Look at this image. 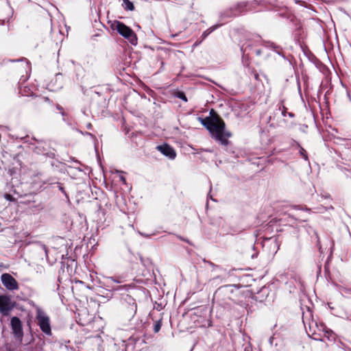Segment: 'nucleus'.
Here are the masks:
<instances>
[{"instance_id": "nucleus-1", "label": "nucleus", "mask_w": 351, "mask_h": 351, "mask_svg": "<svg viewBox=\"0 0 351 351\" xmlns=\"http://www.w3.org/2000/svg\"><path fill=\"white\" fill-rule=\"evenodd\" d=\"M200 123L208 130L212 138L219 141L223 145L228 144V138L232 136L231 132L226 130L223 120L215 112L210 111V116L205 118H198Z\"/></svg>"}, {"instance_id": "nucleus-2", "label": "nucleus", "mask_w": 351, "mask_h": 351, "mask_svg": "<svg viewBox=\"0 0 351 351\" xmlns=\"http://www.w3.org/2000/svg\"><path fill=\"white\" fill-rule=\"evenodd\" d=\"M114 25V29H116L121 36L126 38L132 45H137L138 39L136 34L130 27L120 21H116Z\"/></svg>"}, {"instance_id": "nucleus-3", "label": "nucleus", "mask_w": 351, "mask_h": 351, "mask_svg": "<svg viewBox=\"0 0 351 351\" xmlns=\"http://www.w3.org/2000/svg\"><path fill=\"white\" fill-rule=\"evenodd\" d=\"M247 2H239L221 14V19L236 17L250 10Z\"/></svg>"}, {"instance_id": "nucleus-4", "label": "nucleus", "mask_w": 351, "mask_h": 351, "mask_svg": "<svg viewBox=\"0 0 351 351\" xmlns=\"http://www.w3.org/2000/svg\"><path fill=\"white\" fill-rule=\"evenodd\" d=\"M36 318L40 330L47 335H51L49 317L43 311L38 308Z\"/></svg>"}, {"instance_id": "nucleus-5", "label": "nucleus", "mask_w": 351, "mask_h": 351, "mask_svg": "<svg viewBox=\"0 0 351 351\" xmlns=\"http://www.w3.org/2000/svg\"><path fill=\"white\" fill-rule=\"evenodd\" d=\"M123 311L128 317H132L136 314L137 310V305L135 302L134 299L129 295H127L124 298V302L123 303Z\"/></svg>"}, {"instance_id": "nucleus-6", "label": "nucleus", "mask_w": 351, "mask_h": 351, "mask_svg": "<svg viewBox=\"0 0 351 351\" xmlns=\"http://www.w3.org/2000/svg\"><path fill=\"white\" fill-rule=\"evenodd\" d=\"M14 304L10 296L5 295H0V313L3 316H8L13 309Z\"/></svg>"}, {"instance_id": "nucleus-7", "label": "nucleus", "mask_w": 351, "mask_h": 351, "mask_svg": "<svg viewBox=\"0 0 351 351\" xmlns=\"http://www.w3.org/2000/svg\"><path fill=\"white\" fill-rule=\"evenodd\" d=\"M232 293L230 285L222 286L217 289L214 294V298L218 300H222L225 302L230 300V295Z\"/></svg>"}, {"instance_id": "nucleus-8", "label": "nucleus", "mask_w": 351, "mask_h": 351, "mask_svg": "<svg viewBox=\"0 0 351 351\" xmlns=\"http://www.w3.org/2000/svg\"><path fill=\"white\" fill-rule=\"evenodd\" d=\"M2 284L8 290H17L19 285L17 281L9 274H3L1 277Z\"/></svg>"}, {"instance_id": "nucleus-9", "label": "nucleus", "mask_w": 351, "mask_h": 351, "mask_svg": "<svg viewBox=\"0 0 351 351\" xmlns=\"http://www.w3.org/2000/svg\"><path fill=\"white\" fill-rule=\"evenodd\" d=\"M11 328L12 332L15 337L17 339H22L23 336L22 323L20 319L17 317H13L11 319Z\"/></svg>"}, {"instance_id": "nucleus-10", "label": "nucleus", "mask_w": 351, "mask_h": 351, "mask_svg": "<svg viewBox=\"0 0 351 351\" xmlns=\"http://www.w3.org/2000/svg\"><path fill=\"white\" fill-rule=\"evenodd\" d=\"M156 149L169 159H174L176 156L174 149L168 144L158 145Z\"/></svg>"}, {"instance_id": "nucleus-11", "label": "nucleus", "mask_w": 351, "mask_h": 351, "mask_svg": "<svg viewBox=\"0 0 351 351\" xmlns=\"http://www.w3.org/2000/svg\"><path fill=\"white\" fill-rule=\"evenodd\" d=\"M218 26L217 25H215V26H213L210 28H208V29L205 30L202 34V39H205L213 31H214Z\"/></svg>"}, {"instance_id": "nucleus-12", "label": "nucleus", "mask_w": 351, "mask_h": 351, "mask_svg": "<svg viewBox=\"0 0 351 351\" xmlns=\"http://www.w3.org/2000/svg\"><path fill=\"white\" fill-rule=\"evenodd\" d=\"M123 3L125 5V10L132 11L134 9L133 3L129 0H123Z\"/></svg>"}, {"instance_id": "nucleus-13", "label": "nucleus", "mask_w": 351, "mask_h": 351, "mask_svg": "<svg viewBox=\"0 0 351 351\" xmlns=\"http://www.w3.org/2000/svg\"><path fill=\"white\" fill-rule=\"evenodd\" d=\"M161 326H162V319H160L154 324V332L156 333V332H159L161 328Z\"/></svg>"}, {"instance_id": "nucleus-14", "label": "nucleus", "mask_w": 351, "mask_h": 351, "mask_svg": "<svg viewBox=\"0 0 351 351\" xmlns=\"http://www.w3.org/2000/svg\"><path fill=\"white\" fill-rule=\"evenodd\" d=\"M123 280L121 279V278H115V277H108V283L110 284V282H115V283H121Z\"/></svg>"}, {"instance_id": "nucleus-15", "label": "nucleus", "mask_w": 351, "mask_h": 351, "mask_svg": "<svg viewBox=\"0 0 351 351\" xmlns=\"http://www.w3.org/2000/svg\"><path fill=\"white\" fill-rule=\"evenodd\" d=\"M176 97L183 100L184 101L186 102L187 101V98L184 94V92L182 91H178L176 94Z\"/></svg>"}, {"instance_id": "nucleus-16", "label": "nucleus", "mask_w": 351, "mask_h": 351, "mask_svg": "<svg viewBox=\"0 0 351 351\" xmlns=\"http://www.w3.org/2000/svg\"><path fill=\"white\" fill-rule=\"evenodd\" d=\"M4 198L10 202H16V198L13 197L10 194H8V193H5L4 195Z\"/></svg>"}, {"instance_id": "nucleus-17", "label": "nucleus", "mask_w": 351, "mask_h": 351, "mask_svg": "<svg viewBox=\"0 0 351 351\" xmlns=\"http://www.w3.org/2000/svg\"><path fill=\"white\" fill-rule=\"evenodd\" d=\"M300 154L305 160L308 159V156H307L306 150L304 148L300 147Z\"/></svg>"}, {"instance_id": "nucleus-18", "label": "nucleus", "mask_w": 351, "mask_h": 351, "mask_svg": "<svg viewBox=\"0 0 351 351\" xmlns=\"http://www.w3.org/2000/svg\"><path fill=\"white\" fill-rule=\"evenodd\" d=\"M270 47L271 48H274L277 53H278L279 55L281 54L280 52L278 50L279 49V47L276 46L274 43H271Z\"/></svg>"}, {"instance_id": "nucleus-19", "label": "nucleus", "mask_w": 351, "mask_h": 351, "mask_svg": "<svg viewBox=\"0 0 351 351\" xmlns=\"http://www.w3.org/2000/svg\"><path fill=\"white\" fill-rule=\"evenodd\" d=\"M56 108H57V109H58V110H60V113L62 114V115H64V114L62 107H61V106H59V105H57Z\"/></svg>"}, {"instance_id": "nucleus-20", "label": "nucleus", "mask_w": 351, "mask_h": 351, "mask_svg": "<svg viewBox=\"0 0 351 351\" xmlns=\"http://www.w3.org/2000/svg\"><path fill=\"white\" fill-rule=\"evenodd\" d=\"M286 113H287V108L285 106H283V110L282 111V116L285 117L286 116Z\"/></svg>"}, {"instance_id": "nucleus-21", "label": "nucleus", "mask_w": 351, "mask_h": 351, "mask_svg": "<svg viewBox=\"0 0 351 351\" xmlns=\"http://www.w3.org/2000/svg\"><path fill=\"white\" fill-rule=\"evenodd\" d=\"M120 180L123 182V183H125L126 182V180H125V177L123 176H120Z\"/></svg>"}, {"instance_id": "nucleus-22", "label": "nucleus", "mask_w": 351, "mask_h": 351, "mask_svg": "<svg viewBox=\"0 0 351 351\" xmlns=\"http://www.w3.org/2000/svg\"><path fill=\"white\" fill-rule=\"evenodd\" d=\"M254 78H255L256 80H258V73H255L254 74Z\"/></svg>"}, {"instance_id": "nucleus-23", "label": "nucleus", "mask_w": 351, "mask_h": 351, "mask_svg": "<svg viewBox=\"0 0 351 351\" xmlns=\"http://www.w3.org/2000/svg\"><path fill=\"white\" fill-rule=\"evenodd\" d=\"M86 127H87V128L90 129L92 128L91 123H88Z\"/></svg>"}, {"instance_id": "nucleus-24", "label": "nucleus", "mask_w": 351, "mask_h": 351, "mask_svg": "<svg viewBox=\"0 0 351 351\" xmlns=\"http://www.w3.org/2000/svg\"><path fill=\"white\" fill-rule=\"evenodd\" d=\"M60 190L62 192L65 193V191H64V190L63 187L60 186Z\"/></svg>"}, {"instance_id": "nucleus-25", "label": "nucleus", "mask_w": 351, "mask_h": 351, "mask_svg": "<svg viewBox=\"0 0 351 351\" xmlns=\"http://www.w3.org/2000/svg\"><path fill=\"white\" fill-rule=\"evenodd\" d=\"M289 116L291 117H293L294 116V114L292 112H289Z\"/></svg>"}, {"instance_id": "nucleus-26", "label": "nucleus", "mask_w": 351, "mask_h": 351, "mask_svg": "<svg viewBox=\"0 0 351 351\" xmlns=\"http://www.w3.org/2000/svg\"><path fill=\"white\" fill-rule=\"evenodd\" d=\"M112 288L113 289H114V290H119V289L121 288V287H117V288H114V287H112Z\"/></svg>"}, {"instance_id": "nucleus-27", "label": "nucleus", "mask_w": 351, "mask_h": 351, "mask_svg": "<svg viewBox=\"0 0 351 351\" xmlns=\"http://www.w3.org/2000/svg\"><path fill=\"white\" fill-rule=\"evenodd\" d=\"M348 97L349 98V100L351 101V95H350V93H348Z\"/></svg>"}, {"instance_id": "nucleus-28", "label": "nucleus", "mask_w": 351, "mask_h": 351, "mask_svg": "<svg viewBox=\"0 0 351 351\" xmlns=\"http://www.w3.org/2000/svg\"><path fill=\"white\" fill-rule=\"evenodd\" d=\"M86 134H87V135H89V136H93V135L92 134L89 133V132H86Z\"/></svg>"}, {"instance_id": "nucleus-29", "label": "nucleus", "mask_w": 351, "mask_h": 351, "mask_svg": "<svg viewBox=\"0 0 351 351\" xmlns=\"http://www.w3.org/2000/svg\"><path fill=\"white\" fill-rule=\"evenodd\" d=\"M212 326V325H211V322H209V323H208V326Z\"/></svg>"}, {"instance_id": "nucleus-30", "label": "nucleus", "mask_w": 351, "mask_h": 351, "mask_svg": "<svg viewBox=\"0 0 351 351\" xmlns=\"http://www.w3.org/2000/svg\"><path fill=\"white\" fill-rule=\"evenodd\" d=\"M45 101L49 100L48 98H43Z\"/></svg>"}]
</instances>
